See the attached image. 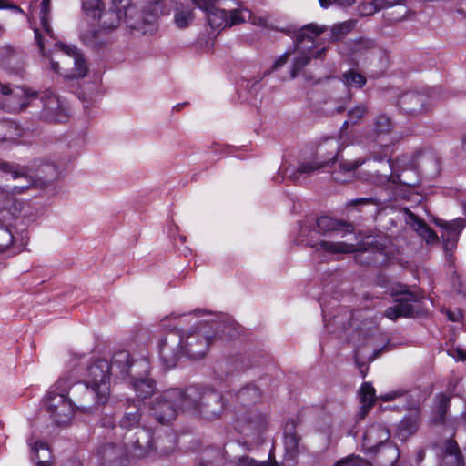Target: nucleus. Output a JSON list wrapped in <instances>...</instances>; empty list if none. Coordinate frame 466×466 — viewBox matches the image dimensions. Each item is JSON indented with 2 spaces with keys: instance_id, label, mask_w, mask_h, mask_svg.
Wrapping results in <instances>:
<instances>
[{
  "instance_id": "obj_48",
  "label": "nucleus",
  "mask_w": 466,
  "mask_h": 466,
  "mask_svg": "<svg viewBox=\"0 0 466 466\" xmlns=\"http://www.w3.org/2000/svg\"><path fill=\"white\" fill-rule=\"evenodd\" d=\"M319 5L323 8H328L332 5H336L339 7H350L355 4V0H319Z\"/></svg>"
},
{
  "instance_id": "obj_17",
  "label": "nucleus",
  "mask_w": 466,
  "mask_h": 466,
  "mask_svg": "<svg viewBox=\"0 0 466 466\" xmlns=\"http://www.w3.org/2000/svg\"><path fill=\"white\" fill-rule=\"evenodd\" d=\"M440 226L444 229L441 238L445 252L451 258L452 250L456 248L459 235L465 226L464 220L457 218L452 221H444Z\"/></svg>"
},
{
  "instance_id": "obj_28",
  "label": "nucleus",
  "mask_w": 466,
  "mask_h": 466,
  "mask_svg": "<svg viewBox=\"0 0 466 466\" xmlns=\"http://www.w3.org/2000/svg\"><path fill=\"white\" fill-rule=\"evenodd\" d=\"M360 403L361 406L359 411V418L364 419L370 408L374 405L376 397H375V389L370 382H364L360 390Z\"/></svg>"
},
{
  "instance_id": "obj_61",
  "label": "nucleus",
  "mask_w": 466,
  "mask_h": 466,
  "mask_svg": "<svg viewBox=\"0 0 466 466\" xmlns=\"http://www.w3.org/2000/svg\"><path fill=\"white\" fill-rule=\"evenodd\" d=\"M396 396H397V393L387 394L386 396H384V397H383V400H384L385 401L391 400H393Z\"/></svg>"
},
{
  "instance_id": "obj_57",
  "label": "nucleus",
  "mask_w": 466,
  "mask_h": 466,
  "mask_svg": "<svg viewBox=\"0 0 466 466\" xmlns=\"http://www.w3.org/2000/svg\"><path fill=\"white\" fill-rule=\"evenodd\" d=\"M458 12L466 15V0H460Z\"/></svg>"
},
{
  "instance_id": "obj_38",
  "label": "nucleus",
  "mask_w": 466,
  "mask_h": 466,
  "mask_svg": "<svg viewBox=\"0 0 466 466\" xmlns=\"http://www.w3.org/2000/svg\"><path fill=\"white\" fill-rule=\"evenodd\" d=\"M368 113V108L364 105H358L349 111L348 120H346L341 130L346 129L350 124L355 125Z\"/></svg>"
},
{
  "instance_id": "obj_31",
  "label": "nucleus",
  "mask_w": 466,
  "mask_h": 466,
  "mask_svg": "<svg viewBox=\"0 0 466 466\" xmlns=\"http://www.w3.org/2000/svg\"><path fill=\"white\" fill-rule=\"evenodd\" d=\"M373 128L371 137L378 138L382 136L390 134L394 129V123L386 114H379L372 123Z\"/></svg>"
},
{
  "instance_id": "obj_60",
  "label": "nucleus",
  "mask_w": 466,
  "mask_h": 466,
  "mask_svg": "<svg viewBox=\"0 0 466 466\" xmlns=\"http://www.w3.org/2000/svg\"><path fill=\"white\" fill-rule=\"evenodd\" d=\"M461 147L462 150L466 153V133L463 134L461 137Z\"/></svg>"
},
{
  "instance_id": "obj_27",
  "label": "nucleus",
  "mask_w": 466,
  "mask_h": 466,
  "mask_svg": "<svg viewBox=\"0 0 466 466\" xmlns=\"http://www.w3.org/2000/svg\"><path fill=\"white\" fill-rule=\"evenodd\" d=\"M194 8L184 4H178L174 9L173 23L179 29L187 28L195 20Z\"/></svg>"
},
{
  "instance_id": "obj_2",
  "label": "nucleus",
  "mask_w": 466,
  "mask_h": 466,
  "mask_svg": "<svg viewBox=\"0 0 466 466\" xmlns=\"http://www.w3.org/2000/svg\"><path fill=\"white\" fill-rule=\"evenodd\" d=\"M220 338L212 321L199 320L183 334L177 331L167 334L159 343V356L167 368H173L181 356L192 360L203 358L213 340Z\"/></svg>"
},
{
  "instance_id": "obj_23",
  "label": "nucleus",
  "mask_w": 466,
  "mask_h": 466,
  "mask_svg": "<svg viewBox=\"0 0 466 466\" xmlns=\"http://www.w3.org/2000/svg\"><path fill=\"white\" fill-rule=\"evenodd\" d=\"M425 96L418 92H407L400 96V109L409 115H416L424 110Z\"/></svg>"
},
{
  "instance_id": "obj_34",
  "label": "nucleus",
  "mask_w": 466,
  "mask_h": 466,
  "mask_svg": "<svg viewBox=\"0 0 466 466\" xmlns=\"http://www.w3.org/2000/svg\"><path fill=\"white\" fill-rule=\"evenodd\" d=\"M140 418H141V414L138 410H137L134 412H127L120 420L119 426L121 429L127 430L128 431H130L133 429H137V431L134 434L136 437V440H137V432L139 430H144V428L137 427L139 424V421H140ZM145 431H146V429H145ZM148 432L150 433L149 431H148Z\"/></svg>"
},
{
  "instance_id": "obj_30",
  "label": "nucleus",
  "mask_w": 466,
  "mask_h": 466,
  "mask_svg": "<svg viewBox=\"0 0 466 466\" xmlns=\"http://www.w3.org/2000/svg\"><path fill=\"white\" fill-rule=\"evenodd\" d=\"M247 21L251 22L253 25H260L266 28H273V26L268 24V18L266 16H253L248 8H244L241 4H238V6L235 7V25L238 24L245 23Z\"/></svg>"
},
{
  "instance_id": "obj_59",
  "label": "nucleus",
  "mask_w": 466,
  "mask_h": 466,
  "mask_svg": "<svg viewBox=\"0 0 466 466\" xmlns=\"http://www.w3.org/2000/svg\"><path fill=\"white\" fill-rule=\"evenodd\" d=\"M425 457V451L424 450H420L417 453V458H418V461L420 462Z\"/></svg>"
},
{
  "instance_id": "obj_13",
  "label": "nucleus",
  "mask_w": 466,
  "mask_h": 466,
  "mask_svg": "<svg viewBox=\"0 0 466 466\" xmlns=\"http://www.w3.org/2000/svg\"><path fill=\"white\" fill-rule=\"evenodd\" d=\"M43 117L49 122H65L68 117V111L64 101L51 91L46 92L43 96Z\"/></svg>"
},
{
  "instance_id": "obj_55",
  "label": "nucleus",
  "mask_w": 466,
  "mask_h": 466,
  "mask_svg": "<svg viewBox=\"0 0 466 466\" xmlns=\"http://www.w3.org/2000/svg\"><path fill=\"white\" fill-rule=\"evenodd\" d=\"M8 7L13 8V9H15V11H17L19 13L22 12V9L20 7H18L16 5H7L6 0H0V9L1 8H8Z\"/></svg>"
},
{
  "instance_id": "obj_15",
  "label": "nucleus",
  "mask_w": 466,
  "mask_h": 466,
  "mask_svg": "<svg viewBox=\"0 0 466 466\" xmlns=\"http://www.w3.org/2000/svg\"><path fill=\"white\" fill-rule=\"evenodd\" d=\"M390 437V431L384 425L380 423L370 425L363 435L365 453L381 447L386 442H391Z\"/></svg>"
},
{
  "instance_id": "obj_26",
  "label": "nucleus",
  "mask_w": 466,
  "mask_h": 466,
  "mask_svg": "<svg viewBox=\"0 0 466 466\" xmlns=\"http://www.w3.org/2000/svg\"><path fill=\"white\" fill-rule=\"evenodd\" d=\"M209 25L214 30H222L233 22V15L231 12H227L225 9L218 7V5L211 8L206 14Z\"/></svg>"
},
{
  "instance_id": "obj_18",
  "label": "nucleus",
  "mask_w": 466,
  "mask_h": 466,
  "mask_svg": "<svg viewBox=\"0 0 466 466\" xmlns=\"http://www.w3.org/2000/svg\"><path fill=\"white\" fill-rule=\"evenodd\" d=\"M323 32L324 29L315 24L304 25L296 34L294 51L305 49L311 52L312 48L315 46V38Z\"/></svg>"
},
{
  "instance_id": "obj_5",
  "label": "nucleus",
  "mask_w": 466,
  "mask_h": 466,
  "mask_svg": "<svg viewBox=\"0 0 466 466\" xmlns=\"http://www.w3.org/2000/svg\"><path fill=\"white\" fill-rule=\"evenodd\" d=\"M137 439L133 435L126 436L127 441L123 447H116L113 443L99 446L92 457V463L97 466H106L116 461L123 463L128 457L143 458L148 456L153 451L152 435L145 430L137 432Z\"/></svg>"
},
{
  "instance_id": "obj_6",
  "label": "nucleus",
  "mask_w": 466,
  "mask_h": 466,
  "mask_svg": "<svg viewBox=\"0 0 466 466\" xmlns=\"http://www.w3.org/2000/svg\"><path fill=\"white\" fill-rule=\"evenodd\" d=\"M72 385L71 380L63 376L49 389L43 400L46 412L56 425L68 424L76 412L72 399L67 397Z\"/></svg>"
},
{
  "instance_id": "obj_36",
  "label": "nucleus",
  "mask_w": 466,
  "mask_h": 466,
  "mask_svg": "<svg viewBox=\"0 0 466 466\" xmlns=\"http://www.w3.org/2000/svg\"><path fill=\"white\" fill-rule=\"evenodd\" d=\"M342 79L349 88H361L367 82L363 75L353 69L345 72L342 76Z\"/></svg>"
},
{
  "instance_id": "obj_42",
  "label": "nucleus",
  "mask_w": 466,
  "mask_h": 466,
  "mask_svg": "<svg viewBox=\"0 0 466 466\" xmlns=\"http://www.w3.org/2000/svg\"><path fill=\"white\" fill-rule=\"evenodd\" d=\"M381 0H373L369 3H363L358 6V13L361 16L372 15L380 10Z\"/></svg>"
},
{
  "instance_id": "obj_19",
  "label": "nucleus",
  "mask_w": 466,
  "mask_h": 466,
  "mask_svg": "<svg viewBox=\"0 0 466 466\" xmlns=\"http://www.w3.org/2000/svg\"><path fill=\"white\" fill-rule=\"evenodd\" d=\"M366 454L373 455L372 459L376 466H394L400 459V450L393 442H386Z\"/></svg>"
},
{
  "instance_id": "obj_50",
  "label": "nucleus",
  "mask_w": 466,
  "mask_h": 466,
  "mask_svg": "<svg viewBox=\"0 0 466 466\" xmlns=\"http://www.w3.org/2000/svg\"><path fill=\"white\" fill-rule=\"evenodd\" d=\"M289 56H290V52L287 51L284 54H282L280 56H279L273 63V65L271 66V70L275 71V70L279 69V67H281L282 66H284L288 62Z\"/></svg>"
},
{
  "instance_id": "obj_24",
  "label": "nucleus",
  "mask_w": 466,
  "mask_h": 466,
  "mask_svg": "<svg viewBox=\"0 0 466 466\" xmlns=\"http://www.w3.org/2000/svg\"><path fill=\"white\" fill-rule=\"evenodd\" d=\"M442 466H464V461L458 443L451 438L445 441L442 447Z\"/></svg>"
},
{
  "instance_id": "obj_53",
  "label": "nucleus",
  "mask_w": 466,
  "mask_h": 466,
  "mask_svg": "<svg viewBox=\"0 0 466 466\" xmlns=\"http://www.w3.org/2000/svg\"><path fill=\"white\" fill-rule=\"evenodd\" d=\"M329 144H335V153L331 158L332 162H335L338 158V154H339V147L337 145V142L334 141L333 139H327L325 141V144L324 146H329Z\"/></svg>"
},
{
  "instance_id": "obj_21",
  "label": "nucleus",
  "mask_w": 466,
  "mask_h": 466,
  "mask_svg": "<svg viewBox=\"0 0 466 466\" xmlns=\"http://www.w3.org/2000/svg\"><path fill=\"white\" fill-rule=\"evenodd\" d=\"M405 220L416 233L426 240L427 243H433L438 240L436 232L428 226L421 218L409 209H405Z\"/></svg>"
},
{
  "instance_id": "obj_33",
  "label": "nucleus",
  "mask_w": 466,
  "mask_h": 466,
  "mask_svg": "<svg viewBox=\"0 0 466 466\" xmlns=\"http://www.w3.org/2000/svg\"><path fill=\"white\" fill-rule=\"evenodd\" d=\"M299 54L293 58L290 76L295 78L300 73V71L310 62L311 56L310 51L301 49L297 51Z\"/></svg>"
},
{
  "instance_id": "obj_10",
  "label": "nucleus",
  "mask_w": 466,
  "mask_h": 466,
  "mask_svg": "<svg viewBox=\"0 0 466 466\" xmlns=\"http://www.w3.org/2000/svg\"><path fill=\"white\" fill-rule=\"evenodd\" d=\"M451 398L441 393L437 396L436 403L432 408L429 418V425L431 427H443L451 436L454 435L456 431V420L448 417V410L450 408Z\"/></svg>"
},
{
  "instance_id": "obj_35",
  "label": "nucleus",
  "mask_w": 466,
  "mask_h": 466,
  "mask_svg": "<svg viewBox=\"0 0 466 466\" xmlns=\"http://www.w3.org/2000/svg\"><path fill=\"white\" fill-rule=\"evenodd\" d=\"M28 444L31 447L32 452L35 453V460H37V466H51L50 462L47 460H40L39 451H43L45 454L43 455L44 459H48L50 456V452L48 451V448L46 446V443H45L42 441H37L35 442H33V439H30L28 441Z\"/></svg>"
},
{
  "instance_id": "obj_25",
  "label": "nucleus",
  "mask_w": 466,
  "mask_h": 466,
  "mask_svg": "<svg viewBox=\"0 0 466 466\" xmlns=\"http://www.w3.org/2000/svg\"><path fill=\"white\" fill-rule=\"evenodd\" d=\"M308 246L315 248L317 251H323L329 254H346L351 253L355 250L354 245L346 242H332L321 240L319 242H313L309 240Z\"/></svg>"
},
{
  "instance_id": "obj_63",
  "label": "nucleus",
  "mask_w": 466,
  "mask_h": 466,
  "mask_svg": "<svg viewBox=\"0 0 466 466\" xmlns=\"http://www.w3.org/2000/svg\"><path fill=\"white\" fill-rule=\"evenodd\" d=\"M64 466H81V464L77 461H72V462H69Z\"/></svg>"
},
{
  "instance_id": "obj_20",
  "label": "nucleus",
  "mask_w": 466,
  "mask_h": 466,
  "mask_svg": "<svg viewBox=\"0 0 466 466\" xmlns=\"http://www.w3.org/2000/svg\"><path fill=\"white\" fill-rule=\"evenodd\" d=\"M0 170L8 173L12 176L14 179L17 178H25L27 181V185L15 187L14 189L18 192L23 191L24 188L33 187L36 185L37 179L36 176L32 169L27 167H21L15 164L7 163L5 161H0Z\"/></svg>"
},
{
  "instance_id": "obj_51",
  "label": "nucleus",
  "mask_w": 466,
  "mask_h": 466,
  "mask_svg": "<svg viewBox=\"0 0 466 466\" xmlns=\"http://www.w3.org/2000/svg\"><path fill=\"white\" fill-rule=\"evenodd\" d=\"M405 0H381L380 9L392 7L396 5L404 3Z\"/></svg>"
},
{
  "instance_id": "obj_32",
  "label": "nucleus",
  "mask_w": 466,
  "mask_h": 466,
  "mask_svg": "<svg viewBox=\"0 0 466 466\" xmlns=\"http://www.w3.org/2000/svg\"><path fill=\"white\" fill-rule=\"evenodd\" d=\"M344 226L345 223L327 216L318 218L315 222L316 231L321 235L340 230Z\"/></svg>"
},
{
  "instance_id": "obj_7",
  "label": "nucleus",
  "mask_w": 466,
  "mask_h": 466,
  "mask_svg": "<svg viewBox=\"0 0 466 466\" xmlns=\"http://www.w3.org/2000/svg\"><path fill=\"white\" fill-rule=\"evenodd\" d=\"M129 353L119 351L114 354L111 363L106 360H98L92 363L86 371L85 382L98 391L102 400H108L110 396V371L125 373L129 363Z\"/></svg>"
},
{
  "instance_id": "obj_1",
  "label": "nucleus",
  "mask_w": 466,
  "mask_h": 466,
  "mask_svg": "<svg viewBox=\"0 0 466 466\" xmlns=\"http://www.w3.org/2000/svg\"><path fill=\"white\" fill-rule=\"evenodd\" d=\"M40 25H33L35 38L42 55L46 57L51 69L66 78L84 77L87 73L86 63L76 46L58 42L49 25L50 0H42L38 12Z\"/></svg>"
},
{
  "instance_id": "obj_44",
  "label": "nucleus",
  "mask_w": 466,
  "mask_h": 466,
  "mask_svg": "<svg viewBox=\"0 0 466 466\" xmlns=\"http://www.w3.org/2000/svg\"><path fill=\"white\" fill-rule=\"evenodd\" d=\"M13 228L0 227V252L7 249L14 240Z\"/></svg>"
},
{
  "instance_id": "obj_40",
  "label": "nucleus",
  "mask_w": 466,
  "mask_h": 466,
  "mask_svg": "<svg viewBox=\"0 0 466 466\" xmlns=\"http://www.w3.org/2000/svg\"><path fill=\"white\" fill-rule=\"evenodd\" d=\"M83 8L87 15L96 18L101 16L103 5L101 0H84Z\"/></svg>"
},
{
  "instance_id": "obj_22",
  "label": "nucleus",
  "mask_w": 466,
  "mask_h": 466,
  "mask_svg": "<svg viewBox=\"0 0 466 466\" xmlns=\"http://www.w3.org/2000/svg\"><path fill=\"white\" fill-rule=\"evenodd\" d=\"M369 158H357L355 160H340L339 167L332 172V177L339 183H346L355 177L358 167L362 166Z\"/></svg>"
},
{
  "instance_id": "obj_46",
  "label": "nucleus",
  "mask_w": 466,
  "mask_h": 466,
  "mask_svg": "<svg viewBox=\"0 0 466 466\" xmlns=\"http://www.w3.org/2000/svg\"><path fill=\"white\" fill-rule=\"evenodd\" d=\"M374 46V43L370 39L360 38L350 43V49L353 54L370 49Z\"/></svg>"
},
{
  "instance_id": "obj_12",
  "label": "nucleus",
  "mask_w": 466,
  "mask_h": 466,
  "mask_svg": "<svg viewBox=\"0 0 466 466\" xmlns=\"http://www.w3.org/2000/svg\"><path fill=\"white\" fill-rule=\"evenodd\" d=\"M23 203L0 190V227L14 228L19 219Z\"/></svg>"
},
{
  "instance_id": "obj_29",
  "label": "nucleus",
  "mask_w": 466,
  "mask_h": 466,
  "mask_svg": "<svg viewBox=\"0 0 466 466\" xmlns=\"http://www.w3.org/2000/svg\"><path fill=\"white\" fill-rule=\"evenodd\" d=\"M420 423V415L418 410L405 416L399 424V435L402 439L413 435L418 431Z\"/></svg>"
},
{
  "instance_id": "obj_16",
  "label": "nucleus",
  "mask_w": 466,
  "mask_h": 466,
  "mask_svg": "<svg viewBox=\"0 0 466 466\" xmlns=\"http://www.w3.org/2000/svg\"><path fill=\"white\" fill-rule=\"evenodd\" d=\"M301 437L296 431V423L293 420L286 422L284 427V447L286 457L290 460L296 459L305 447L300 444Z\"/></svg>"
},
{
  "instance_id": "obj_43",
  "label": "nucleus",
  "mask_w": 466,
  "mask_h": 466,
  "mask_svg": "<svg viewBox=\"0 0 466 466\" xmlns=\"http://www.w3.org/2000/svg\"><path fill=\"white\" fill-rule=\"evenodd\" d=\"M369 462L358 456V455H349L346 458L339 460L333 466H368Z\"/></svg>"
},
{
  "instance_id": "obj_62",
  "label": "nucleus",
  "mask_w": 466,
  "mask_h": 466,
  "mask_svg": "<svg viewBox=\"0 0 466 466\" xmlns=\"http://www.w3.org/2000/svg\"><path fill=\"white\" fill-rule=\"evenodd\" d=\"M326 51L325 48H322L321 50L318 51L315 55V57L316 58H320L321 57V55Z\"/></svg>"
},
{
  "instance_id": "obj_14",
  "label": "nucleus",
  "mask_w": 466,
  "mask_h": 466,
  "mask_svg": "<svg viewBox=\"0 0 466 466\" xmlns=\"http://www.w3.org/2000/svg\"><path fill=\"white\" fill-rule=\"evenodd\" d=\"M1 106L10 112H19L28 105V96L24 88L15 86L10 88L0 83Z\"/></svg>"
},
{
  "instance_id": "obj_45",
  "label": "nucleus",
  "mask_w": 466,
  "mask_h": 466,
  "mask_svg": "<svg viewBox=\"0 0 466 466\" xmlns=\"http://www.w3.org/2000/svg\"><path fill=\"white\" fill-rule=\"evenodd\" d=\"M237 464L238 466H279L276 461H258L248 456H242L238 458Z\"/></svg>"
},
{
  "instance_id": "obj_41",
  "label": "nucleus",
  "mask_w": 466,
  "mask_h": 466,
  "mask_svg": "<svg viewBox=\"0 0 466 466\" xmlns=\"http://www.w3.org/2000/svg\"><path fill=\"white\" fill-rule=\"evenodd\" d=\"M259 390L256 386H248L239 390L238 392V398L242 400H250L256 402L259 400Z\"/></svg>"
},
{
  "instance_id": "obj_39",
  "label": "nucleus",
  "mask_w": 466,
  "mask_h": 466,
  "mask_svg": "<svg viewBox=\"0 0 466 466\" xmlns=\"http://www.w3.org/2000/svg\"><path fill=\"white\" fill-rule=\"evenodd\" d=\"M356 22L353 20H348L340 24L334 25L331 28L333 39L338 40L346 35L354 28Z\"/></svg>"
},
{
  "instance_id": "obj_64",
  "label": "nucleus",
  "mask_w": 466,
  "mask_h": 466,
  "mask_svg": "<svg viewBox=\"0 0 466 466\" xmlns=\"http://www.w3.org/2000/svg\"><path fill=\"white\" fill-rule=\"evenodd\" d=\"M399 466H412L409 461H402Z\"/></svg>"
},
{
  "instance_id": "obj_11",
  "label": "nucleus",
  "mask_w": 466,
  "mask_h": 466,
  "mask_svg": "<svg viewBox=\"0 0 466 466\" xmlns=\"http://www.w3.org/2000/svg\"><path fill=\"white\" fill-rule=\"evenodd\" d=\"M72 395L75 410L80 411H87L96 405L105 404L108 400H102L98 391L86 382L76 384L73 389Z\"/></svg>"
},
{
  "instance_id": "obj_47",
  "label": "nucleus",
  "mask_w": 466,
  "mask_h": 466,
  "mask_svg": "<svg viewBox=\"0 0 466 466\" xmlns=\"http://www.w3.org/2000/svg\"><path fill=\"white\" fill-rule=\"evenodd\" d=\"M322 165H319L313 162H308V163H301L298 168L296 173H290L289 177H292L294 179H298L299 175L301 174H309L313 172L316 169H319L321 167Z\"/></svg>"
},
{
  "instance_id": "obj_8",
  "label": "nucleus",
  "mask_w": 466,
  "mask_h": 466,
  "mask_svg": "<svg viewBox=\"0 0 466 466\" xmlns=\"http://www.w3.org/2000/svg\"><path fill=\"white\" fill-rule=\"evenodd\" d=\"M147 370L148 363L146 360L131 362L129 360V363L125 371L126 374L129 375L128 383L135 390L137 396L141 399L150 397L156 389L155 381L147 375H144L142 377L137 376L140 370L147 371Z\"/></svg>"
},
{
  "instance_id": "obj_54",
  "label": "nucleus",
  "mask_w": 466,
  "mask_h": 466,
  "mask_svg": "<svg viewBox=\"0 0 466 466\" xmlns=\"http://www.w3.org/2000/svg\"><path fill=\"white\" fill-rule=\"evenodd\" d=\"M209 315L210 313L206 312L205 310L197 309L193 313H189L187 316H192L196 318L203 317L205 315ZM187 315H181L180 317H186Z\"/></svg>"
},
{
  "instance_id": "obj_49",
  "label": "nucleus",
  "mask_w": 466,
  "mask_h": 466,
  "mask_svg": "<svg viewBox=\"0 0 466 466\" xmlns=\"http://www.w3.org/2000/svg\"><path fill=\"white\" fill-rule=\"evenodd\" d=\"M192 3L199 9L204 11L206 14L214 6H216L215 0H191Z\"/></svg>"
},
{
  "instance_id": "obj_52",
  "label": "nucleus",
  "mask_w": 466,
  "mask_h": 466,
  "mask_svg": "<svg viewBox=\"0 0 466 466\" xmlns=\"http://www.w3.org/2000/svg\"><path fill=\"white\" fill-rule=\"evenodd\" d=\"M374 203V198H360L351 201V205L358 204H372Z\"/></svg>"
},
{
  "instance_id": "obj_56",
  "label": "nucleus",
  "mask_w": 466,
  "mask_h": 466,
  "mask_svg": "<svg viewBox=\"0 0 466 466\" xmlns=\"http://www.w3.org/2000/svg\"><path fill=\"white\" fill-rule=\"evenodd\" d=\"M456 358L460 360H466V352L461 349L456 350Z\"/></svg>"
},
{
  "instance_id": "obj_3",
  "label": "nucleus",
  "mask_w": 466,
  "mask_h": 466,
  "mask_svg": "<svg viewBox=\"0 0 466 466\" xmlns=\"http://www.w3.org/2000/svg\"><path fill=\"white\" fill-rule=\"evenodd\" d=\"M198 392L195 388H188L186 391L169 390L157 398L152 410L155 418L161 423L173 420L179 411L195 410L200 405V412L207 419L218 417L224 406L219 397L212 393L206 398L205 403H198Z\"/></svg>"
},
{
  "instance_id": "obj_9",
  "label": "nucleus",
  "mask_w": 466,
  "mask_h": 466,
  "mask_svg": "<svg viewBox=\"0 0 466 466\" xmlns=\"http://www.w3.org/2000/svg\"><path fill=\"white\" fill-rule=\"evenodd\" d=\"M421 299L422 297L416 293H402L395 299V305L387 308L384 316L391 320L400 317L419 316L421 311Z\"/></svg>"
},
{
  "instance_id": "obj_37",
  "label": "nucleus",
  "mask_w": 466,
  "mask_h": 466,
  "mask_svg": "<svg viewBox=\"0 0 466 466\" xmlns=\"http://www.w3.org/2000/svg\"><path fill=\"white\" fill-rule=\"evenodd\" d=\"M205 457L207 460V464L200 463L199 466H223L227 463L228 461L226 451L222 449L207 451Z\"/></svg>"
},
{
  "instance_id": "obj_4",
  "label": "nucleus",
  "mask_w": 466,
  "mask_h": 466,
  "mask_svg": "<svg viewBox=\"0 0 466 466\" xmlns=\"http://www.w3.org/2000/svg\"><path fill=\"white\" fill-rule=\"evenodd\" d=\"M175 0H151L152 14L140 19L130 0H113V9L105 15V28L115 29L123 22L127 27L143 34L152 33L157 29V18L159 15H168Z\"/></svg>"
},
{
  "instance_id": "obj_58",
  "label": "nucleus",
  "mask_w": 466,
  "mask_h": 466,
  "mask_svg": "<svg viewBox=\"0 0 466 466\" xmlns=\"http://www.w3.org/2000/svg\"><path fill=\"white\" fill-rule=\"evenodd\" d=\"M459 317H460V314L455 315V314H453L451 312H448V318L451 321H457L459 319Z\"/></svg>"
}]
</instances>
